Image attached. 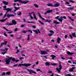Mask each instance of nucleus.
I'll return each instance as SVG.
<instances>
[{
	"label": "nucleus",
	"mask_w": 76,
	"mask_h": 76,
	"mask_svg": "<svg viewBox=\"0 0 76 76\" xmlns=\"http://www.w3.org/2000/svg\"><path fill=\"white\" fill-rule=\"evenodd\" d=\"M17 1H19V3H21V4H27V3H28V2H29V1L27 0V1H23L21 0H14V2H17Z\"/></svg>",
	"instance_id": "obj_1"
},
{
	"label": "nucleus",
	"mask_w": 76,
	"mask_h": 76,
	"mask_svg": "<svg viewBox=\"0 0 76 76\" xmlns=\"http://www.w3.org/2000/svg\"><path fill=\"white\" fill-rule=\"evenodd\" d=\"M7 13L6 12L4 15L3 17V19H4V18H5V17H7V18H9L11 17H14V16H15V15H14L13 14H7Z\"/></svg>",
	"instance_id": "obj_2"
},
{
	"label": "nucleus",
	"mask_w": 76,
	"mask_h": 76,
	"mask_svg": "<svg viewBox=\"0 0 76 76\" xmlns=\"http://www.w3.org/2000/svg\"><path fill=\"white\" fill-rule=\"evenodd\" d=\"M31 65V64H30L24 63L23 64H20L18 65V67H19V66H25V67H27L28 66H30Z\"/></svg>",
	"instance_id": "obj_3"
},
{
	"label": "nucleus",
	"mask_w": 76,
	"mask_h": 76,
	"mask_svg": "<svg viewBox=\"0 0 76 76\" xmlns=\"http://www.w3.org/2000/svg\"><path fill=\"white\" fill-rule=\"evenodd\" d=\"M3 7L4 8V10H7V12H6V13H8L9 12H10L12 10L11 9H10L9 8L6 9V5L4 6Z\"/></svg>",
	"instance_id": "obj_4"
},
{
	"label": "nucleus",
	"mask_w": 76,
	"mask_h": 76,
	"mask_svg": "<svg viewBox=\"0 0 76 76\" xmlns=\"http://www.w3.org/2000/svg\"><path fill=\"white\" fill-rule=\"evenodd\" d=\"M5 61L6 62V64H9L10 62V60L12 59V57H11L10 58H9L7 59V58H6Z\"/></svg>",
	"instance_id": "obj_5"
},
{
	"label": "nucleus",
	"mask_w": 76,
	"mask_h": 76,
	"mask_svg": "<svg viewBox=\"0 0 76 76\" xmlns=\"http://www.w3.org/2000/svg\"><path fill=\"white\" fill-rule=\"evenodd\" d=\"M59 69L58 68H57L56 70H57L58 72L60 73V71L61 70V69H62V66H61V62L59 61Z\"/></svg>",
	"instance_id": "obj_6"
},
{
	"label": "nucleus",
	"mask_w": 76,
	"mask_h": 76,
	"mask_svg": "<svg viewBox=\"0 0 76 76\" xmlns=\"http://www.w3.org/2000/svg\"><path fill=\"white\" fill-rule=\"evenodd\" d=\"M12 23H10L7 24V25H8V26H11L12 25H13V24H14L15 25H16V22L15 21V20H12Z\"/></svg>",
	"instance_id": "obj_7"
},
{
	"label": "nucleus",
	"mask_w": 76,
	"mask_h": 76,
	"mask_svg": "<svg viewBox=\"0 0 76 76\" xmlns=\"http://www.w3.org/2000/svg\"><path fill=\"white\" fill-rule=\"evenodd\" d=\"M27 70L28 71L30 74H32V73H34V74H37L36 72H34V71L31 69H27Z\"/></svg>",
	"instance_id": "obj_8"
},
{
	"label": "nucleus",
	"mask_w": 76,
	"mask_h": 76,
	"mask_svg": "<svg viewBox=\"0 0 76 76\" xmlns=\"http://www.w3.org/2000/svg\"><path fill=\"white\" fill-rule=\"evenodd\" d=\"M49 31L50 33H51L48 34L49 37H51L54 34V32L52 30H49Z\"/></svg>",
	"instance_id": "obj_9"
},
{
	"label": "nucleus",
	"mask_w": 76,
	"mask_h": 76,
	"mask_svg": "<svg viewBox=\"0 0 76 76\" xmlns=\"http://www.w3.org/2000/svg\"><path fill=\"white\" fill-rule=\"evenodd\" d=\"M33 31L34 32H35L36 34H38V33L39 34H40L41 33L40 31H39V30H33Z\"/></svg>",
	"instance_id": "obj_10"
},
{
	"label": "nucleus",
	"mask_w": 76,
	"mask_h": 76,
	"mask_svg": "<svg viewBox=\"0 0 76 76\" xmlns=\"http://www.w3.org/2000/svg\"><path fill=\"white\" fill-rule=\"evenodd\" d=\"M34 12H29L28 13V14L29 15V16L30 17V18H31V19H34V18H33V17H32V14H33V15H34Z\"/></svg>",
	"instance_id": "obj_11"
},
{
	"label": "nucleus",
	"mask_w": 76,
	"mask_h": 76,
	"mask_svg": "<svg viewBox=\"0 0 76 76\" xmlns=\"http://www.w3.org/2000/svg\"><path fill=\"white\" fill-rule=\"evenodd\" d=\"M41 54H43L45 55V54H47L48 53L45 51H40Z\"/></svg>",
	"instance_id": "obj_12"
},
{
	"label": "nucleus",
	"mask_w": 76,
	"mask_h": 76,
	"mask_svg": "<svg viewBox=\"0 0 76 76\" xmlns=\"http://www.w3.org/2000/svg\"><path fill=\"white\" fill-rule=\"evenodd\" d=\"M73 69H75V67H72L71 69H69V71L70 72H73Z\"/></svg>",
	"instance_id": "obj_13"
},
{
	"label": "nucleus",
	"mask_w": 76,
	"mask_h": 76,
	"mask_svg": "<svg viewBox=\"0 0 76 76\" xmlns=\"http://www.w3.org/2000/svg\"><path fill=\"white\" fill-rule=\"evenodd\" d=\"M61 41V39L59 37H58L57 39V42L58 44H59L60 43V42Z\"/></svg>",
	"instance_id": "obj_14"
},
{
	"label": "nucleus",
	"mask_w": 76,
	"mask_h": 76,
	"mask_svg": "<svg viewBox=\"0 0 76 76\" xmlns=\"http://www.w3.org/2000/svg\"><path fill=\"white\" fill-rule=\"evenodd\" d=\"M4 4L5 5H8L9 2H6V1H3V3L1 4V5H2V4Z\"/></svg>",
	"instance_id": "obj_15"
},
{
	"label": "nucleus",
	"mask_w": 76,
	"mask_h": 76,
	"mask_svg": "<svg viewBox=\"0 0 76 76\" xmlns=\"http://www.w3.org/2000/svg\"><path fill=\"white\" fill-rule=\"evenodd\" d=\"M4 42H4L1 43V46H3V45H6L7 44V41H4Z\"/></svg>",
	"instance_id": "obj_16"
},
{
	"label": "nucleus",
	"mask_w": 76,
	"mask_h": 76,
	"mask_svg": "<svg viewBox=\"0 0 76 76\" xmlns=\"http://www.w3.org/2000/svg\"><path fill=\"white\" fill-rule=\"evenodd\" d=\"M67 54L68 55H73V54H74V53H70V52L69 51H68L67 52Z\"/></svg>",
	"instance_id": "obj_17"
},
{
	"label": "nucleus",
	"mask_w": 76,
	"mask_h": 76,
	"mask_svg": "<svg viewBox=\"0 0 76 76\" xmlns=\"http://www.w3.org/2000/svg\"><path fill=\"white\" fill-rule=\"evenodd\" d=\"M38 14H39V18H41V19H42V20H45V19L41 17V15H40V13H39L38 12Z\"/></svg>",
	"instance_id": "obj_18"
},
{
	"label": "nucleus",
	"mask_w": 76,
	"mask_h": 76,
	"mask_svg": "<svg viewBox=\"0 0 76 76\" xmlns=\"http://www.w3.org/2000/svg\"><path fill=\"white\" fill-rule=\"evenodd\" d=\"M47 5L48 6H51V7H53L54 6V5L50 3H48L47 4Z\"/></svg>",
	"instance_id": "obj_19"
},
{
	"label": "nucleus",
	"mask_w": 76,
	"mask_h": 76,
	"mask_svg": "<svg viewBox=\"0 0 76 76\" xmlns=\"http://www.w3.org/2000/svg\"><path fill=\"white\" fill-rule=\"evenodd\" d=\"M53 23L58 24H59V23H60V22H58L56 20H54L53 22Z\"/></svg>",
	"instance_id": "obj_20"
},
{
	"label": "nucleus",
	"mask_w": 76,
	"mask_h": 76,
	"mask_svg": "<svg viewBox=\"0 0 76 76\" xmlns=\"http://www.w3.org/2000/svg\"><path fill=\"white\" fill-rule=\"evenodd\" d=\"M60 6V4L58 3H57V4H55L53 6L54 7H58V6Z\"/></svg>",
	"instance_id": "obj_21"
},
{
	"label": "nucleus",
	"mask_w": 76,
	"mask_h": 76,
	"mask_svg": "<svg viewBox=\"0 0 76 76\" xmlns=\"http://www.w3.org/2000/svg\"><path fill=\"white\" fill-rule=\"evenodd\" d=\"M63 17H61V18H59V21L62 22H63Z\"/></svg>",
	"instance_id": "obj_22"
},
{
	"label": "nucleus",
	"mask_w": 76,
	"mask_h": 76,
	"mask_svg": "<svg viewBox=\"0 0 76 76\" xmlns=\"http://www.w3.org/2000/svg\"><path fill=\"white\" fill-rule=\"evenodd\" d=\"M51 57H52V60H54V58H56V56L54 55H51Z\"/></svg>",
	"instance_id": "obj_23"
},
{
	"label": "nucleus",
	"mask_w": 76,
	"mask_h": 76,
	"mask_svg": "<svg viewBox=\"0 0 76 76\" xmlns=\"http://www.w3.org/2000/svg\"><path fill=\"white\" fill-rule=\"evenodd\" d=\"M33 16L34 17V18L36 19V20H37V19L36 18V16L35 15V14L34 12L33 13Z\"/></svg>",
	"instance_id": "obj_24"
},
{
	"label": "nucleus",
	"mask_w": 76,
	"mask_h": 76,
	"mask_svg": "<svg viewBox=\"0 0 76 76\" xmlns=\"http://www.w3.org/2000/svg\"><path fill=\"white\" fill-rule=\"evenodd\" d=\"M26 22L27 23H35V22H33V21L30 22V21H27Z\"/></svg>",
	"instance_id": "obj_25"
},
{
	"label": "nucleus",
	"mask_w": 76,
	"mask_h": 76,
	"mask_svg": "<svg viewBox=\"0 0 76 76\" xmlns=\"http://www.w3.org/2000/svg\"><path fill=\"white\" fill-rule=\"evenodd\" d=\"M7 18H6L5 19H3L2 20H0V21L1 22H5V21H6V20H7Z\"/></svg>",
	"instance_id": "obj_26"
},
{
	"label": "nucleus",
	"mask_w": 76,
	"mask_h": 76,
	"mask_svg": "<svg viewBox=\"0 0 76 76\" xmlns=\"http://www.w3.org/2000/svg\"><path fill=\"white\" fill-rule=\"evenodd\" d=\"M20 8V7H14L15 9V10H18V9H19Z\"/></svg>",
	"instance_id": "obj_27"
},
{
	"label": "nucleus",
	"mask_w": 76,
	"mask_h": 76,
	"mask_svg": "<svg viewBox=\"0 0 76 76\" xmlns=\"http://www.w3.org/2000/svg\"><path fill=\"white\" fill-rule=\"evenodd\" d=\"M45 64L46 66H49L50 65V63L48 62H46Z\"/></svg>",
	"instance_id": "obj_28"
},
{
	"label": "nucleus",
	"mask_w": 76,
	"mask_h": 76,
	"mask_svg": "<svg viewBox=\"0 0 76 76\" xmlns=\"http://www.w3.org/2000/svg\"><path fill=\"white\" fill-rule=\"evenodd\" d=\"M74 7H69L68 8V9H69V10H73L74 9Z\"/></svg>",
	"instance_id": "obj_29"
},
{
	"label": "nucleus",
	"mask_w": 76,
	"mask_h": 76,
	"mask_svg": "<svg viewBox=\"0 0 76 76\" xmlns=\"http://www.w3.org/2000/svg\"><path fill=\"white\" fill-rule=\"evenodd\" d=\"M60 16H58L57 17H55V19H58V20L59 21L60 20Z\"/></svg>",
	"instance_id": "obj_30"
},
{
	"label": "nucleus",
	"mask_w": 76,
	"mask_h": 76,
	"mask_svg": "<svg viewBox=\"0 0 76 76\" xmlns=\"http://www.w3.org/2000/svg\"><path fill=\"white\" fill-rule=\"evenodd\" d=\"M46 22H48V23H50V22H51V20H49L48 19L46 20Z\"/></svg>",
	"instance_id": "obj_31"
},
{
	"label": "nucleus",
	"mask_w": 76,
	"mask_h": 76,
	"mask_svg": "<svg viewBox=\"0 0 76 76\" xmlns=\"http://www.w3.org/2000/svg\"><path fill=\"white\" fill-rule=\"evenodd\" d=\"M6 53H7V51H5L1 53V54H3V55H4L5 54H6Z\"/></svg>",
	"instance_id": "obj_32"
},
{
	"label": "nucleus",
	"mask_w": 76,
	"mask_h": 76,
	"mask_svg": "<svg viewBox=\"0 0 76 76\" xmlns=\"http://www.w3.org/2000/svg\"><path fill=\"white\" fill-rule=\"evenodd\" d=\"M72 36L73 37H75V38H76V34H75V33H72Z\"/></svg>",
	"instance_id": "obj_33"
},
{
	"label": "nucleus",
	"mask_w": 76,
	"mask_h": 76,
	"mask_svg": "<svg viewBox=\"0 0 76 76\" xmlns=\"http://www.w3.org/2000/svg\"><path fill=\"white\" fill-rule=\"evenodd\" d=\"M53 12L52 10H48L47 11V12H48V13H50V12Z\"/></svg>",
	"instance_id": "obj_34"
},
{
	"label": "nucleus",
	"mask_w": 76,
	"mask_h": 76,
	"mask_svg": "<svg viewBox=\"0 0 76 76\" xmlns=\"http://www.w3.org/2000/svg\"><path fill=\"white\" fill-rule=\"evenodd\" d=\"M72 21H73V22H75V20L73 19H72L71 17H70L69 16L68 17Z\"/></svg>",
	"instance_id": "obj_35"
},
{
	"label": "nucleus",
	"mask_w": 76,
	"mask_h": 76,
	"mask_svg": "<svg viewBox=\"0 0 76 76\" xmlns=\"http://www.w3.org/2000/svg\"><path fill=\"white\" fill-rule=\"evenodd\" d=\"M51 64L53 66H57V65L58 64L57 63H53V64Z\"/></svg>",
	"instance_id": "obj_36"
},
{
	"label": "nucleus",
	"mask_w": 76,
	"mask_h": 76,
	"mask_svg": "<svg viewBox=\"0 0 76 76\" xmlns=\"http://www.w3.org/2000/svg\"><path fill=\"white\" fill-rule=\"evenodd\" d=\"M6 75H10V72H7L6 73Z\"/></svg>",
	"instance_id": "obj_37"
},
{
	"label": "nucleus",
	"mask_w": 76,
	"mask_h": 76,
	"mask_svg": "<svg viewBox=\"0 0 76 76\" xmlns=\"http://www.w3.org/2000/svg\"><path fill=\"white\" fill-rule=\"evenodd\" d=\"M34 6L37 7V8H38V5H37L36 4H34Z\"/></svg>",
	"instance_id": "obj_38"
},
{
	"label": "nucleus",
	"mask_w": 76,
	"mask_h": 76,
	"mask_svg": "<svg viewBox=\"0 0 76 76\" xmlns=\"http://www.w3.org/2000/svg\"><path fill=\"white\" fill-rule=\"evenodd\" d=\"M22 15V12H19V13L18 14V16H20Z\"/></svg>",
	"instance_id": "obj_39"
},
{
	"label": "nucleus",
	"mask_w": 76,
	"mask_h": 76,
	"mask_svg": "<svg viewBox=\"0 0 76 76\" xmlns=\"http://www.w3.org/2000/svg\"><path fill=\"white\" fill-rule=\"evenodd\" d=\"M1 75V76H3V75H6V73H5L4 72H2Z\"/></svg>",
	"instance_id": "obj_40"
},
{
	"label": "nucleus",
	"mask_w": 76,
	"mask_h": 76,
	"mask_svg": "<svg viewBox=\"0 0 76 76\" xmlns=\"http://www.w3.org/2000/svg\"><path fill=\"white\" fill-rule=\"evenodd\" d=\"M39 23H41V24H42V25H44V23H43V22H42L41 20H39Z\"/></svg>",
	"instance_id": "obj_41"
},
{
	"label": "nucleus",
	"mask_w": 76,
	"mask_h": 76,
	"mask_svg": "<svg viewBox=\"0 0 76 76\" xmlns=\"http://www.w3.org/2000/svg\"><path fill=\"white\" fill-rule=\"evenodd\" d=\"M28 32V31H22V32L24 34H25V33H26V32Z\"/></svg>",
	"instance_id": "obj_42"
},
{
	"label": "nucleus",
	"mask_w": 76,
	"mask_h": 76,
	"mask_svg": "<svg viewBox=\"0 0 76 76\" xmlns=\"http://www.w3.org/2000/svg\"><path fill=\"white\" fill-rule=\"evenodd\" d=\"M69 2H70V3H75V2L73 1V0H69Z\"/></svg>",
	"instance_id": "obj_43"
},
{
	"label": "nucleus",
	"mask_w": 76,
	"mask_h": 76,
	"mask_svg": "<svg viewBox=\"0 0 76 76\" xmlns=\"http://www.w3.org/2000/svg\"><path fill=\"white\" fill-rule=\"evenodd\" d=\"M36 71H37V72H38L39 71H40V72H42L41 71H40V69H37Z\"/></svg>",
	"instance_id": "obj_44"
},
{
	"label": "nucleus",
	"mask_w": 76,
	"mask_h": 76,
	"mask_svg": "<svg viewBox=\"0 0 76 76\" xmlns=\"http://www.w3.org/2000/svg\"><path fill=\"white\" fill-rule=\"evenodd\" d=\"M72 74H68L67 75H66V76H72Z\"/></svg>",
	"instance_id": "obj_45"
},
{
	"label": "nucleus",
	"mask_w": 76,
	"mask_h": 76,
	"mask_svg": "<svg viewBox=\"0 0 76 76\" xmlns=\"http://www.w3.org/2000/svg\"><path fill=\"white\" fill-rule=\"evenodd\" d=\"M4 35L5 36V37H7V34H6V33H4Z\"/></svg>",
	"instance_id": "obj_46"
},
{
	"label": "nucleus",
	"mask_w": 76,
	"mask_h": 76,
	"mask_svg": "<svg viewBox=\"0 0 76 76\" xmlns=\"http://www.w3.org/2000/svg\"><path fill=\"white\" fill-rule=\"evenodd\" d=\"M12 60L13 61H16L15 60V58H12Z\"/></svg>",
	"instance_id": "obj_47"
},
{
	"label": "nucleus",
	"mask_w": 76,
	"mask_h": 76,
	"mask_svg": "<svg viewBox=\"0 0 76 76\" xmlns=\"http://www.w3.org/2000/svg\"><path fill=\"white\" fill-rule=\"evenodd\" d=\"M19 52V49H18L17 50V52H16V54H17Z\"/></svg>",
	"instance_id": "obj_48"
},
{
	"label": "nucleus",
	"mask_w": 76,
	"mask_h": 76,
	"mask_svg": "<svg viewBox=\"0 0 76 76\" xmlns=\"http://www.w3.org/2000/svg\"><path fill=\"white\" fill-rule=\"evenodd\" d=\"M65 4H70V3L66 1Z\"/></svg>",
	"instance_id": "obj_49"
},
{
	"label": "nucleus",
	"mask_w": 76,
	"mask_h": 76,
	"mask_svg": "<svg viewBox=\"0 0 76 76\" xmlns=\"http://www.w3.org/2000/svg\"><path fill=\"white\" fill-rule=\"evenodd\" d=\"M23 20L24 22H26V19H25V18H23Z\"/></svg>",
	"instance_id": "obj_50"
},
{
	"label": "nucleus",
	"mask_w": 76,
	"mask_h": 76,
	"mask_svg": "<svg viewBox=\"0 0 76 76\" xmlns=\"http://www.w3.org/2000/svg\"><path fill=\"white\" fill-rule=\"evenodd\" d=\"M69 36L70 37V38H71V39L73 38V37H72V34H70Z\"/></svg>",
	"instance_id": "obj_51"
},
{
	"label": "nucleus",
	"mask_w": 76,
	"mask_h": 76,
	"mask_svg": "<svg viewBox=\"0 0 76 76\" xmlns=\"http://www.w3.org/2000/svg\"><path fill=\"white\" fill-rule=\"evenodd\" d=\"M61 59H62V60H66V58H63V57H61Z\"/></svg>",
	"instance_id": "obj_52"
},
{
	"label": "nucleus",
	"mask_w": 76,
	"mask_h": 76,
	"mask_svg": "<svg viewBox=\"0 0 76 76\" xmlns=\"http://www.w3.org/2000/svg\"><path fill=\"white\" fill-rule=\"evenodd\" d=\"M28 31L30 32V33H32V31H31V30H28Z\"/></svg>",
	"instance_id": "obj_53"
},
{
	"label": "nucleus",
	"mask_w": 76,
	"mask_h": 76,
	"mask_svg": "<svg viewBox=\"0 0 76 76\" xmlns=\"http://www.w3.org/2000/svg\"><path fill=\"white\" fill-rule=\"evenodd\" d=\"M43 57H44V58H47V57L46 56H43Z\"/></svg>",
	"instance_id": "obj_54"
},
{
	"label": "nucleus",
	"mask_w": 76,
	"mask_h": 76,
	"mask_svg": "<svg viewBox=\"0 0 76 76\" xmlns=\"http://www.w3.org/2000/svg\"><path fill=\"white\" fill-rule=\"evenodd\" d=\"M52 73V71H48V73Z\"/></svg>",
	"instance_id": "obj_55"
},
{
	"label": "nucleus",
	"mask_w": 76,
	"mask_h": 76,
	"mask_svg": "<svg viewBox=\"0 0 76 76\" xmlns=\"http://www.w3.org/2000/svg\"><path fill=\"white\" fill-rule=\"evenodd\" d=\"M20 60H22V59H24V58L23 57L20 58Z\"/></svg>",
	"instance_id": "obj_56"
},
{
	"label": "nucleus",
	"mask_w": 76,
	"mask_h": 76,
	"mask_svg": "<svg viewBox=\"0 0 76 76\" xmlns=\"http://www.w3.org/2000/svg\"><path fill=\"white\" fill-rule=\"evenodd\" d=\"M24 26H25L24 25H21V28H23V27H24Z\"/></svg>",
	"instance_id": "obj_57"
},
{
	"label": "nucleus",
	"mask_w": 76,
	"mask_h": 76,
	"mask_svg": "<svg viewBox=\"0 0 76 76\" xmlns=\"http://www.w3.org/2000/svg\"><path fill=\"white\" fill-rule=\"evenodd\" d=\"M8 50V48H5V50H6V51H7V50Z\"/></svg>",
	"instance_id": "obj_58"
},
{
	"label": "nucleus",
	"mask_w": 76,
	"mask_h": 76,
	"mask_svg": "<svg viewBox=\"0 0 76 76\" xmlns=\"http://www.w3.org/2000/svg\"><path fill=\"white\" fill-rule=\"evenodd\" d=\"M62 17L63 18H64V19H66V16H63Z\"/></svg>",
	"instance_id": "obj_59"
},
{
	"label": "nucleus",
	"mask_w": 76,
	"mask_h": 76,
	"mask_svg": "<svg viewBox=\"0 0 76 76\" xmlns=\"http://www.w3.org/2000/svg\"><path fill=\"white\" fill-rule=\"evenodd\" d=\"M10 37H14V35H13L11 34L10 35Z\"/></svg>",
	"instance_id": "obj_60"
},
{
	"label": "nucleus",
	"mask_w": 76,
	"mask_h": 76,
	"mask_svg": "<svg viewBox=\"0 0 76 76\" xmlns=\"http://www.w3.org/2000/svg\"><path fill=\"white\" fill-rule=\"evenodd\" d=\"M66 38H67V35H65V38L66 39Z\"/></svg>",
	"instance_id": "obj_61"
},
{
	"label": "nucleus",
	"mask_w": 76,
	"mask_h": 76,
	"mask_svg": "<svg viewBox=\"0 0 76 76\" xmlns=\"http://www.w3.org/2000/svg\"><path fill=\"white\" fill-rule=\"evenodd\" d=\"M68 63H72L71 61H68Z\"/></svg>",
	"instance_id": "obj_62"
},
{
	"label": "nucleus",
	"mask_w": 76,
	"mask_h": 76,
	"mask_svg": "<svg viewBox=\"0 0 76 76\" xmlns=\"http://www.w3.org/2000/svg\"><path fill=\"white\" fill-rule=\"evenodd\" d=\"M18 66V64L14 65H13V67H15L16 66Z\"/></svg>",
	"instance_id": "obj_63"
},
{
	"label": "nucleus",
	"mask_w": 76,
	"mask_h": 76,
	"mask_svg": "<svg viewBox=\"0 0 76 76\" xmlns=\"http://www.w3.org/2000/svg\"><path fill=\"white\" fill-rule=\"evenodd\" d=\"M30 39V38L29 37H27V40H29Z\"/></svg>",
	"instance_id": "obj_64"
}]
</instances>
